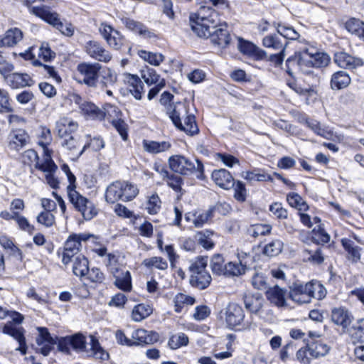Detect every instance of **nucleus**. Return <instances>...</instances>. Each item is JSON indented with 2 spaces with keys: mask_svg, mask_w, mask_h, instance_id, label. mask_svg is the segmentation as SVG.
<instances>
[{
  "mask_svg": "<svg viewBox=\"0 0 364 364\" xmlns=\"http://www.w3.org/2000/svg\"><path fill=\"white\" fill-rule=\"evenodd\" d=\"M332 321L343 328L347 327L351 322L349 312L344 308H336L331 312Z\"/></svg>",
  "mask_w": 364,
  "mask_h": 364,
  "instance_id": "nucleus-33",
  "label": "nucleus"
},
{
  "mask_svg": "<svg viewBox=\"0 0 364 364\" xmlns=\"http://www.w3.org/2000/svg\"><path fill=\"white\" fill-rule=\"evenodd\" d=\"M138 55L143 60L154 66L159 65L164 60V56L161 53L148 52L144 50H139Z\"/></svg>",
  "mask_w": 364,
  "mask_h": 364,
  "instance_id": "nucleus-45",
  "label": "nucleus"
},
{
  "mask_svg": "<svg viewBox=\"0 0 364 364\" xmlns=\"http://www.w3.org/2000/svg\"><path fill=\"white\" fill-rule=\"evenodd\" d=\"M9 146L11 149L18 151L29 141V136L23 129H18L13 131L9 136Z\"/></svg>",
  "mask_w": 364,
  "mask_h": 364,
  "instance_id": "nucleus-24",
  "label": "nucleus"
},
{
  "mask_svg": "<svg viewBox=\"0 0 364 364\" xmlns=\"http://www.w3.org/2000/svg\"><path fill=\"white\" fill-rule=\"evenodd\" d=\"M99 31L107 44L114 49L119 50L124 44V38L122 35L107 23H101Z\"/></svg>",
  "mask_w": 364,
  "mask_h": 364,
  "instance_id": "nucleus-12",
  "label": "nucleus"
},
{
  "mask_svg": "<svg viewBox=\"0 0 364 364\" xmlns=\"http://www.w3.org/2000/svg\"><path fill=\"white\" fill-rule=\"evenodd\" d=\"M350 77L345 71L335 73L331 79V87L333 90H341L349 85Z\"/></svg>",
  "mask_w": 364,
  "mask_h": 364,
  "instance_id": "nucleus-34",
  "label": "nucleus"
},
{
  "mask_svg": "<svg viewBox=\"0 0 364 364\" xmlns=\"http://www.w3.org/2000/svg\"><path fill=\"white\" fill-rule=\"evenodd\" d=\"M3 332L12 336L16 340L19 344L17 350H20L22 354L26 353V345L25 337L23 335V329L21 327H16L14 326L11 322H8L3 328Z\"/></svg>",
  "mask_w": 364,
  "mask_h": 364,
  "instance_id": "nucleus-22",
  "label": "nucleus"
},
{
  "mask_svg": "<svg viewBox=\"0 0 364 364\" xmlns=\"http://www.w3.org/2000/svg\"><path fill=\"white\" fill-rule=\"evenodd\" d=\"M345 27L348 32L364 40V22L358 18H351L346 22Z\"/></svg>",
  "mask_w": 364,
  "mask_h": 364,
  "instance_id": "nucleus-37",
  "label": "nucleus"
},
{
  "mask_svg": "<svg viewBox=\"0 0 364 364\" xmlns=\"http://www.w3.org/2000/svg\"><path fill=\"white\" fill-rule=\"evenodd\" d=\"M191 29L198 36H208V29L220 23L218 14L210 6H200L196 14L189 17Z\"/></svg>",
  "mask_w": 364,
  "mask_h": 364,
  "instance_id": "nucleus-2",
  "label": "nucleus"
},
{
  "mask_svg": "<svg viewBox=\"0 0 364 364\" xmlns=\"http://www.w3.org/2000/svg\"><path fill=\"white\" fill-rule=\"evenodd\" d=\"M78 124L68 117L60 119L56 123V129L60 138H68L77 131Z\"/></svg>",
  "mask_w": 364,
  "mask_h": 364,
  "instance_id": "nucleus-23",
  "label": "nucleus"
},
{
  "mask_svg": "<svg viewBox=\"0 0 364 364\" xmlns=\"http://www.w3.org/2000/svg\"><path fill=\"white\" fill-rule=\"evenodd\" d=\"M89 237L86 234H73L69 236L64 245L62 258L64 264H68L72 261L73 258L79 255L82 246L81 241L87 240Z\"/></svg>",
  "mask_w": 364,
  "mask_h": 364,
  "instance_id": "nucleus-11",
  "label": "nucleus"
},
{
  "mask_svg": "<svg viewBox=\"0 0 364 364\" xmlns=\"http://www.w3.org/2000/svg\"><path fill=\"white\" fill-rule=\"evenodd\" d=\"M68 199L74 208L81 213L85 220H91L97 214V210L94 203L77 191L70 190Z\"/></svg>",
  "mask_w": 364,
  "mask_h": 364,
  "instance_id": "nucleus-9",
  "label": "nucleus"
},
{
  "mask_svg": "<svg viewBox=\"0 0 364 364\" xmlns=\"http://www.w3.org/2000/svg\"><path fill=\"white\" fill-rule=\"evenodd\" d=\"M33 12L41 16V18L53 26L63 35L72 36L74 33V26L68 22L63 23L59 14L50 8L33 9Z\"/></svg>",
  "mask_w": 364,
  "mask_h": 364,
  "instance_id": "nucleus-8",
  "label": "nucleus"
},
{
  "mask_svg": "<svg viewBox=\"0 0 364 364\" xmlns=\"http://www.w3.org/2000/svg\"><path fill=\"white\" fill-rule=\"evenodd\" d=\"M227 24L225 23H220L218 26L212 29L209 28L208 36H199L200 38H210L212 43L220 48H225L230 42V36L227 30Z\"/></svg>",
  "mask_w": 364,
  "mask_h": 364,
  "instance_id": "nucleus-13",
  "label": "nucleus"
},
{
  "mask_svg": "<svg viewBox=\"0 0 364 364\" xmlns=\"http://www.w3.org/2000/svg\"><path fill=\"white\" fill-rule=\"evenodd\" d=\"M90 348H87L86 339L84 336L76 333L71 336L63 337L58 341L59 351L70 355V349L81 353L85 357H92L99 362L106 361L109 359V353L101 347L98 340L90 336Z\"/></svg>",
  "mask_w": 364,
  "mask_h": 364,
  "instance_id": "nucleus-1",
  "label": "nucleus"
},
{
  "mask_svg": "<svg viewBox=\"0 0 364 364\" xmlns=\"http://www.w3.org/2000/svg\"><path fill=\"white\" fill-rule=\"evenodd\" d=\"M167 114L174 125L189 135H193L198 132L196 123L195 116L188 114V107L183 103L177 102L169 105L167 107Z\"/></svg>",
  "mask_w": 364,
  "mask_h": 364,
  "instance_id": "nucleus-4",
  "label": "nucleus"
},
{
  "mask_svg": "<svg viewBox=\"0 0 364 364\" xmlns=\"http://www.w3.org/2000/svg\"><path fill=\"white\" fill-rule=\"evenodd\" d=\"M287 41H282L277 35H269L263 38L262 45L266 48H272L275 50L284 51Z\"/></svg>",
  "mask_w": 364,
  "mask_h": 364,
  "instance_id": "nucleus-40",
  "label": "nucleus"
},
{
  "mask_svg": "<svg viewBox=\"0 0 364 364\" xmlns=\"http://www.w3.org/2000/svg\"><path fill=\"white\" fill-rule=\"evenodd\" d=\"M342 245L345 250L348 252V257L353 262H358L360 258V248L355 246L353 242L348 239H342Z\"/></svg>",
  "mask_w": 364,
  "mask_h": 364,
  "instance_id": "nucleus-44",
  "label": "nucleus"
},
{
  "mask_svg": "<svg viewBox=\"0 0 364 364\" xmlns=\"http://www.w3.org/2000/svg\"><path fill=\"white\" fill-rule=\"evenodd\" d=\"M142 145L144 150L151 154L166 152L171 147V143L169 141H157L144 139Z\"/></svg>",
  "mask_w": 364,
  "mask_h": 364,
  "instance_id": "nucleus-26",
  "label": "nucleus"
},
{
  "mask_svg": "<svg viewBox=\"0 0 364 364\" xmlns=\"http://www.w3.org/2000/svg\"><path fill=\"white\" fill-rule=\"evenodd\" d=\"M272 226L269 224H255L250 226L248 230V234L256 238L259 236L266 235L271 232Z\"/></svg>",
  "mask_w": 364,
  "mask_h": 364,
  "instance_id": "nucleus-51",
  "label": "nucleus"
},
{
  "mask_svg": "<svg viewBox=\"0 0 364 364\" xmlns=\"http://www.w3.org/2000/svg\"><path fill=\"white\" fill-rule=\"evenodd\" d=\"M208 257H198L196 260L192 262L188 268L191 275L198 274L202 272H207L205 269L208 264Z\"/></svg>",
  "mask_w": 364,
  "mask_h": 364,
  "instance_id": "nucleus-53",
  "label": "nucleus"
},
{
  "mask_svg": "<svg viewBox=\"0 0 364 364\" xmlns=\"http://www.w3.org/2000/svg\"><path fill=\"white\" fill-rule=\"evenodd\" d=\"M121 21L129 31L138 33L145 38H152L156 36L143 23L124 16H119Z\"/></svg>",
  "mask_w": 364,
  "mask_h": 364,
  "instance_id": "nucleus-19",
  "label": "nucleus"
},
{
  "mask_svg": "<svg viewBox=\"0 0 364 364\" xmlns=\"http://www.w3.org/2000/svg\"><path fill=\"white\" fill-rule=\"evenodd\" d=\"M173 302L175 311L180 313L181 312L184 304L193 305L195 302V299L190 296L179 293L175 296Z\"/></svg>",
  "mask_w": 364,
  "mask_h": 364,
  "instance_id": "nucleus-56",
  "label": "nucleus"
},
{
  "mask_svg": "<svg viewBox=\"0 0 364 364\" xmlns=\"http://www.w3.org/2000/svg\"><path fill=\"white\" fill-rule=\"evenodd\" d=\"M39 144L43 146L44 150V159L43 163L37 162L36 164V168L47 173H54L58 167L51 158L50 151L47 149L46 144L43 142H40Z\"/></svg>",
  "mask_w": 364,
  "mask_h": 364,
  "instance_id": "nucleus-31",
  "label": "nucleus"
},
{
  "mask_svg": "<svg viewBox=\"0 0 364 364\" xmlns=\"http://www.w3.org/2000/svg\"><path fill=\"white\" fill-rule=\"evenodd\" d=\"M308 289L311 299L321 300L326 296L327 291L325 287L318 281H311L307 282Z\"/></svg>",
  "mask_w": 364,
  "mask_h": 364,
  "instance_id": "nucleus-39",
  "label": "nucleus"
},
{
  "mask_svg": "<svg viewBox=\"0 0 364 364\" xmlns=\"http://www.w3.org/2000/svg\"><path fill=\"white\" fill-rule=\"evenodd\" d=\"M168 165L173 171L181 175L195 174L199 179L204 178V166L198 159L193 161L184 156L174 155L169 157Z\"/></svg>",
  "mask_w": 364,
  "mask_h": 364,
  "instance_id": "nucleus-5",
  "label": "nucleus"
},
{
  "mask_svg": "<svg viewBox=\"0 0 364 364\" xmlns=\"http://www.w3.org/2000/svg\"><path fill=\"white\" fill-rule=\"evenodd\" d=\"M244 303L247 310L257 314L262 307L263 299L259 295H247L245 296Z\"/></svg>",
  "mask_w": 364,
  "mask_h": 364,
  "instance_id": "nucleus-43",
  "label": "nucleus"
},
{
  "mask_svg": "<svg viewBox=\"0 0 364 364\" xmlns=\"http://www.w3.org/2000/svg\"><path fill=\"white\" fill-rule=\"evenodd\" d=\"M95 251L99 256L107 255L105 264L109 272L115 279L116 287L124 291H129L132 289L131 274L122 264L119 263L118 257L114 254H107L106 247L98 248Z\"/></svg>",
  "mask_w": 364,
  "mask_h": 364,
  "instance_id": "nucleus-3",
  "label": "nucleus"
},
{
  "mask_svg": "<svg viewBox=\"0 0 364 364\" xmlns=\"http://www.w3.org/2000/svg\"><path fill=\"white\" fill-rule=\"evenodd\" d=\"M6 78L10 86L13 88L30 87L33 83L31 77L26 73H12L7 75Z\"/></svg>",
  "mask_w": 364,
  "mask_h": 364,
  "instance_id": "nucleus-29",
  "label": "nucleus"
},
{
  "mask_svg": "<svg viewBox=\"0 0 364 364\" xmlns=\"http://www.w3.org/2000/svg\"><path fill=\"white\" fill-rule=\"evenodd\" d=\"M247 268L238 262H229L225 264L224 276L228 277H240L244 274Z\"/></svg>",
  "mask_w": 364,
  "mask_h": 364,
  "instance_id": "nucleus-38",
  "label": "nucleus"
},
{
  "mask_svg": "<svg viewBox=\"0 0 364 364\" xmlns=\"http://www.w3.org/2000/svg\"><path fill=\"white\" fill-rule=\"evenodd\" d=\"M151 309L149 306L138 304L134 306L132 312V318L134 321H141L151 314Z\"/></svg>",
  "mask_w": 364,
  "mask_h": 364,
  "instance_id": "nucleus-49",
  "label": "nucleus"
},
{
  "mask_svg": "<svg viewBox=\"0 0 364 364\" xmlns=\"http://www.w3.org/2000/svg\"><path fill=\"white\" fill-rule=\"evenodd\" d=\"M277 31L279 35L286 39L296 40L299 37V33L291 26L278 24Z\"/></svg>",
  "mask_w": 364,
  "mask_h": 364,
  "instance_id": "nucleus-62",
  "label": "nucleus"
},
{
  "mask_svg": "<svg viewBox=\"0 0 364 364\" xmlns=\"http://www.w3.org/2000/svg\"><path fill=\"white\" fill-rule=\"evenodd\" d=\"M117 343L128 346L152 344L159 339V335L154 331L139 328L132 333V338H128L123 331L118 330L115 333Z\"/></svg>",
  "mask_w": 364,
  "mask_h": 364,
  "instance_id": "nucleus-7",
  "label": "nucleus"
},
{
  "mask_svg": "<svg viewBox=\"0 0 364 364\" xmlns=\"http://www.w3.org/2000/svg\"><path fill=\"white\" fill-rule=\"evenodd\" d=\"M242 176L247 181H250V183H252L254 181H272L273 178L272 177L264 173V172H259L258 171H246L242 173Z\"/></svg>",
  "mask_w": 364,
  "mask_h": 364,
  "instance_id": "nucleus-48",
  "label": "nucleus"
},
{
  "mask_svg": "<svg viewBox=\"0 0 364 364\" xmlns=\"http://www.w3.org/2000/svg\"><path fill=\"white\" fill-rule=\"evenodd\" d=\"M223 258L220 255H215L210 261V267L213 272L218 275H224L225 265Z\"/></svg>",
  "mask_w": 364,
  "mask_h": 364,
  "instance_id": "nucleus-64",
  "label": "nucleus"
},
{
  "mask_svg": "<svg viewBox=\"0 0 364 364\" xmlns=\"http://www.w3.org/2000/svg\"><path fill=\"white\" fill-rule=\"evenodd\" d=\"M86 53L92 58L107 63L112 59V55L101 44L95 41H90L85 46Z\"/></svg>",
  "mask_w": 364,
  "mask_h": 364,
  "instance_id": "nucleus-17",
  "label": "nucleus"
},
{
  "mask_svg": "<svg viewBox=\"0 0 364 364\" xmlns=\"http://www.w3.org/2000/svg\"><path fill=\"white\" fill-rule=\"evenodd\" d=\"M141 77L148 85H157L162 80L156 71L152 68L143 70Z\"/></svg>",
  "mask_w": 364,
  "mask_h": 364,
  "instance_id": "nucleus-60",
  "label": "nucleus"
},
{
  "mask_svg": "<svg viewBox=\"0 0 364 364\" xmlns=\"http://www.w3.org/2000/svg\"><path fill=\"white\" fill-rule=\"evenodd\" d=\"M287 200L289 204L299 210H306L308 209L307 204L303 200L301 197L296 193H290L287 196Z\"/></svg>",
  "mask_w": 364,
  "mask_h": 364,
  "instance_id": "nucleus-59",
  "label": "nucleus"
},
{
  "mask_svg": "<svg viewBox=\"0 0 364 364\" xmlns=\"http://www.w3.org/2000/svg\"><path fill=\"white\" fill-rule=\"evenodd\" d=\"M334 60L339 67L346 69H354L363 65L361 58L353 56L346 52L336 53Z\"/></svg>",
  "mask_w": 364,
  "mask_h": 364,
  "instance_id": "nucleus-20",
  "label": "nucleus"
},
{
  "mask_svg": "<svg viewBox=\"0 0 364 364\" xmlns=\"http://www.w3.org/2000/svg\"><path fill=\"white\" fill-rule=\"evenodd\" d=\"M211 276L208 272H202L200 274L190 275V284L192 287L199 289L208 287L211 282Z\"/></svg>",
  "mask_w": 364,
  "mask_h": 364,
  "instance_id": "nucleus-36",
  "label": "nucleus"
},
{
  "mask_svg": "<svg viewBox=\"0 0 364 364\" xmlns=\"http://www.w3.org/2000/svg\"><path fill=\"white\" fill-rule=\"evenodd\" d=\"M23 38V33L18 28L9 29L4 36H0L1 47H13Z\"/></svg>",
  "mask_w": 364,
  "mask_h": 364,
  "instance_id": "nucleus-28",
  "label": "nucleus"
},
{
  "mask_svg": "<svg viewBox=\"0 0 364 364\" xmlns=\"http://www.w3.org/2000/svg\"><path fill=\"white\" fill-rule=\"evenodd\" d=\"M38 336L36 338V351L40 352L44 356L49 354L53 349L55 341L50 336L48 330L44 327H38Z\"/></svg>",
  "mask_w": 364,
  "mask_h": 364,
  "instance_id": "nucleus-15",
  "label": "nucleus"
},
{
  "mask_svg": "<svg viewBox=\"0 0 364 364\" xmlns=\"http://www.w3.org/2000/svg\"><path fill=\"white\" fill-rule=\"evenodd\" d=\"M312 240L317 245H323L330 241L331 236L325 230L323 224L316 225L311 231Z\"/></svg>",
  "mask_w": 364,
  "mask_h": 364,
  "instance_id": "nucleus-42",
  "label": "nucleus"
},
{
  "mask_svg": "<svg viewBox=\"0 0 364 364\" xmlns=\"http://www.w3.org/2000/svg\"><path fill=\"white\" fill-rule=\"evenodd\" d=\"M212 179L220 188L230 189L234 186V178L225 169L215 170L211 175Z\"/></svg>",
  "mask_w": 364,
  "mask_h": 364,
  "instance_id": "nucleus-25",
  "label": "nucleus"
},
{
  "mask_svg": "<svg viewBox=\"0 0 364 364\" xmlns=\"http://www.w3.org/2000/svg\"><path fill=\"white\" fill-rule=\"evenodd\" d=\"M238 49L244 55L256 60H261L266 58L267 53L250 41L239 39Z\"/></svg>",
  "mask_w": 364,
  "mask_h": 364,
  "instance_id": "nucleus-18",
  "label": "nucleus"
},
{
  "mask_svg": "<svg viewBox=\"0 0 364 364\" xmlns=\"http://www.w3.org/2000/svg\"><path fill=\"white\" fill-rule=\"evenodd\" d=\"M160 174L164 179L166 180L167 184L169 187L178 192L181 189L183 179L181 176L170 173L166 169L162 168Z\"/></svg>",
  "mask_w": 364,
  "mask_h": 364,
  "instance_id": "nucleus-41",
  "label": "nucleus"
},
{
  "mask_svg": "<svg viewBox=\"0 0 364 364\" xmlns=\"http://www.w3.org/2000/svg\"><path fill=\"white\" fill-rule=\"evenodd\" d=\"M220 314L222 318L224 316L227 326L230 328L240 326L245 318L242 308L234 303L228 304L225 311L221 312Z\"/></svg>",
  "mask_w": 364,
  "mask_h": 364,
  "instance_id": "nucleus-14",
  "label": "nucleus"
},
{
  "mask_svg": "<svg viewBox=\"0 0 364 364\" xmlns=\"http://www.w3.org/2000/svg\"><path fill=\"white\" fill-rule=\"evenodd\" d=\"M101 68V65L97 63H80L77 67V71L79 73L78 81L89 87H96Z\"/></svg>",
  "mask_w": 364,
  "mask_h": 364,
  "instance_id": "nucleus-10",
  "label": "nucleus"
},
{
  "mask_svg": "<svg viewBox=\"0 0 364 364\" xmlns=\"http://www.w3.org/2000/svg\"><path fill=\"white\" fill-rule=\"evenodd\" d=\"M102 119L107 118L109 121L112 122V119H117L119 118L122 113L119 109L111 104H106L103 109H101Z\"/></svg>",
  "mask_w": 364,
  "mask_h": 364,
  "instance_id": "nucleus-58",
  "label": "nucleus"
},
{
  "mask_svg": "<svg viewBox=\"0 0 364 364\" xmlns=\"http://www.w3.org/2000/svg\"><path fill=\"white\" fill-rule=\"evenodd\" d=\"M161 201L156 193H153L149 197L146 203V210L149 214L155 215L161 209Z\"/></svg>",
  "mask_w": 364,
  "mask_h": 364,
  "instance_id": "nucleus-61",
  "label": "nucleus"
},
{
  "mask_svg": "<svg viewBox=\"0 0 364 364\" xmlns=\"http://www.w3.org/2000/svg\"><path fill=\"white\" fill-rule=\"evenodd\" d=\"M7 316L10 317L12 322L16 324H21L24 319V316L19 312L16 311H9L0 306V319H4Z\"/></svg>",
  "mask_w": 364,
  "mask_h": 364,
  "instance_id": "nucleus-63",
  "label": "nucleus"
},
{
  "mask_svg": "<svg viewBox=\"0 0 364 364\" xmlns=\"http://www.w3.org/2000/svg\"><path fill=\"white\" fill-rule=\"evenodd\" d=\"M350 335L354 343L364 346V319H361L356 325L353 326Z\"/></svg>",
  "mask_w": 364,
  "mask_h": 364,
  "instance_id": "nucleus-55",
  "label": "nucleus"
},
{
  "mask_svg": "<svg viewBox=\"0 0 364 364\" xmlns=\"http://www.w3.org/2000/svg\"><path fill=\"white\" fill-rule=\"evenodd\" d=\"M312 50L314 49H304L299 53L300 72L308 74L311 73L310 69L314 68L312 59Z\"/></svg>",
  "mask_w": 364,
  "mask_h": 364,
  "instance_id": "nucleus-35",
  "label": "nucleus"
},
{
  "mask_svg": "<svg viewBox=\"0 0 364 364\" xmlns=\"http://www.w3.org/2000/svg\"><path fill=\"white\" fill-rule=\"evenodd\" d=\"M307 283H294L290 287L289 298L294 302L302 304L311 301Z\"/></svg>",
  "mask_w": 364,
  "mask_h": 364,
  "instance_id": "nucleus-16",
  "label": "nucleus"
},
{
  "mask_svg": "<svg viewBox=\"0 0 364 364\" xmlns=\"http://www.w3.org/2000/svg\"><path fill=\"white\" fill-rule=\"evenodd\" d=\"M283 249V242L279 239H274L265 245L263 253L269 257L278 255Z\"/></svg>",
  "mask_w": 364,
  "mask_h": 364,
  "instance_id": "nucleus-52",
  "label": "nucleus"
},
{
  "mask_svg": "<svg viewBox=\"0 0 364 364\" xmlns=\"http://www.w3.org/2000/svg\"><path fill=\"white\" fill-rule=\"evenodd\" d=\"M142 264L149 269H157L166 270L168 268V262L161 257H152L143 260Z\"/></svg>",
  "mask_w": 364,
  "mask_h": 364,
  "instance_id": "nucleus-46",
  "label": "nucleus"
},
{
  "mask_svg": "<svg viewBox=\"0 0 364 364\" xmlns=\"http://www.w3.org/2000/svg\"><path fill=\"white\" fill-rule=\"evenodd\" d=\"M73 262V274L80 278L85 277L89 269V262L87 259L82 255L80 254L72 259Z\"/></svg>",
  "mask_w": 364,
  "mask_h": 364,
  "instance_id": "nucleus-30",
  "label": "nucleus"
},
{
  "mask_svg": "<svg viewBox=\"0 0 364 364\" xmlns=\"http://www.w3.org/2000/svg\"><path fill=\"white\" fill-rule=\"evenodd\" d=\"M213 235V231L205 230L197 232L196 235V239L198 244H200L205 249L208 250L213 248L214 246V243L211 239V236Z\"/></svg>",
  "mask_w": 364,
  "mask_h": 364,
  "instance_id": "nucleus-47",
  "label": "nucleus"
},
{
  "mask_svg": "<svg viewBox=\"0 0 364 364\" xmlns=\"http://www.w3.org/2000/svg\"><path fill=\"white\" fill-rule=\"evenodd\" d=\"M62 139V146L68 151V154L73 160L77 159L85 151L83 147L80 149L79 138L77 135H70L69 137Z\"/></svg>",
  "mask_w": 364,
  "mask_h": 364,
  "instance_id": "nucleus-21",
  "label": "nucleus"
},
{
  "mask_svg": "<svg viewBox=\"0 0 364 364\" xmlns=\"http://www.w3.org/2000/svg\"><path fill=\"white\" fill-rule=\"evenodd\" d=\"M80 109L83 113L93 119H102L101 109L92 102H85L81 104Z\"/></svg>",
  "mask_w": 364,
  "mask_h": 364,
  "instance_id": "nucleus-50",
  "label": "nucleus"
},
{
  "mask_svg": "<svg viewBox=\"0 0 364 364\" xmlns=\"http://www.w3.org/2000/svg\"><path fill=\"white\" fill-rule=\"evenodd\" d=\"M188 338L183 333H179L171 336L168 340V346L171 349H178L182 346H187Z\"/></svg>",
  "mask_w": 364,
  "mask_h": 364,
  "instance_id": "nucleus-57",
  "label": "nucleus"
},
{
  "mask_svg": "<svg viewBox=\"0 0 364 364\" xmlns=\"http://www.w3.org/2000/svg\"><path fill=\"white\" fill-rule=\"evenodd\" d=\"M138 193L139 189L135 184L125 181H117L107 188L105 200L110 203L118 200L127 202L135 198Z\"/></svg>",
  "mask_w": 364,
  "mask_h": 364,
  "instance_id": "nucleus-6",
  "label": "nucleus"
},
{
  "mask_svg": "<svg viewBox=\"0 0 364 364\" xmlns=\"http://www.w3.org/2000/svg\"><path fill=\"white\" fill-rule=\"evenodd\" d=\"M286 294L287 291L280 288L278 285L269 288L266 291L268 300L279 307L286 306Z\"/></svg>",
  "mask_w": 364,
  "mask_h": 364,
  "instance_id": "nucleus-27",
  "label": "nucleus"
},
{
  "mask_svg": "<svg viewBox=\"0 0 364 364\" xmlns=\"http://www.w3.org/2000/svg\"><path fill=\"white\" fill-rule=\"evenodd\" d=\"M130 93L136 100H141L144 94V85L140 78L134 75H129L127 77Z\"/></svg>",
  "mask_w": 364,
  "mask_h": 364,
  "instance_id": "nucleus-32",
  "label": "nucleus"
},
{
  "mask_svg": "<svg viewBox=\"0 0 364 364\" xmlns=\"http://www.w3.org/2000/svg\"><path fill=\"white\" fill-rule=\"evenodd\" d=\"M306 124L311 129L315 134L324 138L328 139L331 135V132L326 128L322 127L320 122L312 119H307Z\"/></svg>",
  "mask_w": 364,
  "mask_h": 364,
  "instance_id": "nucleus-54",
  "label": "nucleus"
}]
</instances>
